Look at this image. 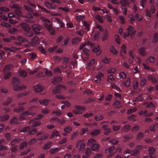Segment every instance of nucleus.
Here are the masks:
<instances>
[{"instance_id": "f257e3e1", "label": "nucleus", "mask_w": 158, "mask_h": 158, "mask_svg": "<svg viewBox=\"0 0 158 158\" xmlns=\"http://www.w3.org/2000/svg\"><path fill=\"white\" fill-rule=\"evenodd\" d=\"M75 110H73V113L75 114H80L82 113V111L85 110V108L84 107L76 105L75 106Z\"/></svg>"}, {"instance_id": "f03ea898", "label": "nucleus", "mask_w": 158, "mask_h": 158, "mask_svg": "<svg viewBox=\"0 0 158 158\" xmlns=\"http://www.w3.org/2000/svg\"><path fill=\"white\" fill-rule=\"evenodd\" d=\"M79 147V151L80 152H82L85 150V144L83 143L82 140L78 141L76 143V148Z\"/></svg>"}, {"instance_id": "7ed1b4c3", "label": "nucleus", "mask_w": 158, "mask_h": 158, "mask_svg": "<svg viewBox=\"0 0 158 158\" xmlns=\"http://www.w3.org/2000/svg\"><path fill=\"white\" fill-rule=\"evenodd\" d=\"M26 88V86L20 85L19 83L14 86V89L16 91H19L24 89Z\"/></svg>"}, {"instance_id": "20e7f679", "label": "nucleus", "mask_w": 158, "mask_h": 158, "mask_svg": "<svg viewBox=\"0 0 158 158\" xmlns=\"http://www.w3.org/2000/svg\"><path fill=\"white\" fill-rule=\"evenodd\" d=\"M149 157L150 158H155L156 157L154 154L155 152V149L152 147H150L148 148Z\"/></svg>"}, {"instance_id": "39448f33", "label": "nucleus", "mask_w": 158, "mask_h": 158, "mask_svg": "<svg viewBox=\"0 0 158 158\" xmlns=\"http://www.w3.org/2000/svg\"><path fill=\"white\" fill-rule=\"evenodd\" d=\"M108 38V33L106 29L104 30L101 36V39L102 41L107 40Z\"/></svg>"}, {"instance_id": "423d86ee", "label": "nucleus", "mask_w": 158, "mask_h": 158, "mask_svg": "<svg viewBox=\"0 0 158 158\" xmlns=\"http://www.w3.org/2000/svg\"><path fill=\"white\" fill-rule=\"evenodd\" d=\"M36 107V106H31L29 108L28 110L26 111H25L23 112V114H24V115L25 116H27L29 115H31L32 116H34L35 114V113L31 112L30 111V110H31L34 108H35Z\"/></svg>"}, {"instance_id": "0eeeda50", "label": "nucleus", "mask_w": 158, "mask_h": 158, "mask_svg": "<svg viewBox=\"0 0 158 158\" xmlns=\"http://www.w3.org/2000/svg\"><path fill=\"white\" fill-rule=\"evenodd\" d=\"M106 125H103L102 126V128L104 131V134L107 135L111 132V129L107 127Z\"/></svg>"}, {"instance_id": "6e6552de", "label": "nucleus", "mask_w": 158, "mask_h": 158, "mask_svg": "<svg viewBox=\"0 0 158 158\" xmlns=\"http://www.w3.org/2000/svg\"><path fill=\"white\" fill-rule=\"evenodd\" d=\"M62 81V78L59 76L54 77L52 81V82L54 85H56Z\"/></svg>"}, {"instance_id": "1a4fd4ad", "label": "nucleus", "mask_w": 158, "mask_h": 158, "mask_svg": "<svg viewBox=\"0 0 158 158\" xmlns=\"http://www.w3.org/2000/svg\"><path fill=\"white\" fill-rule=\"evenodd\" d=\"M20 26L25 31H30L31 28L28 25V24L26 23H22L20 24Z\"/></svg>"}, {"instance_id": "9d476101", "label": "nucleus", "mask_w": 158, "mask_h": 158, "mask_svg": "<svg viewBox=\"0 0 158 158\" xmlns=\"http://www.w3.org/2000/svg\"><path fill=\"white\" fill-rule=\"evenodd\" d=\"M34 89L35 91L36 92H41L43 90L44 87H42L41 85L38 84L34 86Z\"/></svg>"}, {"instance_id": "9b49d317", "label": "nucleus", "mask_w": 158, "mask_h": 158, "mask_svg": "<svg viewBox=\"0 0 158 158\" xmlns=\"http://www.w3.org/2000/svg\"><path fill=\"white\" fill-rule=\"evenodd\" d=\"M44 3L46 7L49 9H54L56 8V6L54 5L52 3L49 2L47 1H45Z\"/></svg>"}, {"instance_id": "f8f14e48", "label": "nucleus", "mask_w": 158, "mask_h": 158, "mask_svg": "<svg viewBox=\"0 0 158 158\" xmlns=\"http://www.w3.org/2000/svg\"><path fill=\"white\" fill-rule=\"evenodd\" d=\"M32 122H33V124H32V125L31 126V127H37V126H39L41 124V123L40 121H37L34 122V120L33 119L31 120L29 122V123L31 124Z\"/></svg>"}, {"instance_id": "ddd939ff", "label": "nucleus", "mask_w": 158, "mask_h": 158, "mask_svg": "<svg viewBox=\"0 0 158 158\" xmlns=\"http://www.w3.org/2000/svg\"><path fill=\"white\" fill-rule=\"evenodd\" d=\"M155 11V9L154 6L152 5L151 6V8L150 10H148L146 11V15L147 16H148L149 17H151L150 14L151 13L153 14L154 13Z\"/></svg>"}, {"instance_id": "4468645a", "label": "nucleus", "mask_w": 158, "mask_h": 158, "mask_svg": "<svg viewBox=\"0 0 158 158\" xmlns=\"http://www.w3.org/2000/svg\"><path fill=\"white\" fill-rule=\"evenodd\" d=\"M131 127L129 125H126L124 126L122 128L121 131H122L125 133L128 132L131 128Z\"/></svg>"}, {"instance_id": "2eb2a0df", "label": "nucleus", "mask_w": 158, "mask_h": 158, "mask_svg": "<svg viewBox=\"0 0 158 158\" xmlns=\"http://www.w3.org/2000/svg\"><path fill=\"white\" fill-rule=\"evenodd\" d=\"M99 145L96 143L91 146L92 150L94 151H98L99 150Z\"/></svg>"}, {"instance_id": "dca6fc26", "label": "nucleus", "mask_w": 158, "mask_h": 158, "mask_svg": "<svg viewBox=\"0 0 158 158\" xmlns=\"http://www.w3.org/2000/svg\"><path fill=\"white\" fill-rule=\"evenodd\" d=\"M32 30L33 31H40L43 28L40 25L37 24H34L32 26Z\"/></svg>"}, {"instance_id": "f3484780", "label": "nucleus", "mask_w": 158, "mask_h": 158, "mask_svg": "<svg viewBox=\"0 0 158 158\" xmlns=\"http://www.w3.org/2000/svg\"><path fill=\"white\" fill-rule=\"evenodd\" d=\"M11 76V73L9 71H4L3 78L5 80H7L10 78Z\"/></svg>"}, {"instance_id": "a211bd4d", "label": "nucleus", "mask_w": 158, "mask_h": 158, "mask_svg": "<svg viewBox=\"0 0 158 158\" xmlns=\"http://www.w3.org/2000/svg\"><path fill=\"white\" fill-rule=\"evenodd\" d=\"M50 101V99H45L44 100H40L39 101V103L42 105L46 106Z\"/></svg>"}, {"instance_id": "6ab92c4d", "label": "nucleus", "mask_w": 158, "mask_h": 158, "mask_svg": "<svg viewBox=\"0 0 158 158\" xmlns=\"http://www.w3.org/2000/svg\"><path fill=\"white\" fill-rule=\"evenodd\" d=\"M25 109L24 107L23 106H19L16 108H15L14 109V112L17 113H20Z\"/></svg>"}, {"instance_id": "aec40b11", "label": "nucleus", "mask_w": 158, "mask_h": 158, "mask_svg": "<svg viewBox=\"0 0 158 158\" xmlns=\"http://www.w3.org/2000/svg\"><path fill=\"white\" fill-rule=\"evenodd\" d=\"M99 47L98 45H96L94 47L93 49L92 50L93 52H96L97 53L96 54L98 56L102 52L101 51H99Z\"/></svg>"}, {"instance_id": "412c9836", "label": "nucleus", "mask_w": 158, "mask_h": 158, "mask_svg": "<svg viewBox=\"0 0 158 158\" xmlns=\"http://www.w3.org/2000/svg\"><path fill=\"white\" fill-rule=\"evenodd\" d=\"M54 21L57 22L60 24V27H64V24L63 22L57 18H56L54 19Z\"/></svg>"}, {"instance_id": "4be33fe9", "label": "nucleus", "mask_w": 158, "mask_h": 158, "mask_svg": "<svg viewBox=\"0 0 158 158\" xmlns=\"http://www.w3.org/2000/svg\"><path fill=\"white\" fill-rule=\"evenodd\" d=\"M10 123L11 125L17 124L19 123L18 119L16 117H14L11 119Z\"/></svg>"}, {"instance_id": "5701e85b", "label": "nucleus", "mask_w": 158, "mask_h": 158, "mask_svg": "<svg viewBox=\"0 0 158 158\" xmlns=\"http://www.w3.org/2000/svg\"><path fill=\"white\" fill-rule=\"evenodd\" d=\"M61 91L60 85L57 86L52 90V93L54 94H59Z\"/></svg>"}, {"instance_id": "b1692460", "label": "nucleus", "mask_w": 158, "mask_h": 158, "mask_svg": "<svg viewBox=\"0 0 158 158\" xmlns=\"http://www.w3.org/2000/svg\"><path fill=\"white\" fill-rule=\"evenodd\" d=\"M21 141V140L20 139L18 138H15L11 140L10 143V144L11 146H13L16 143L20 142Z\"/></svg>"}, {"instance_id": "393cba45", "label": "nucleus", "mask_w": 158, "mask_h": 158, "mask_svg": "<svg viewBox=\"0 0 158 158\" xmlns=\"http://www.w3.org/2000/svg\"><path fill=\"white\" fill-rule=\"evenodd\" d=\"M19 78L15 77H13L12 81V83L13 86L16 85V84L19 83Z\"/></svg>"}, {"instance_id": "a878e982", "label": "nucleus", "mask_w": 158, "mask_h": 158, "mask_svg": "<svg viewBox=\"0 0 158 158\" xmlns=\"http://www.w3.org/2000/svg\"><path fill=\"white\" fill-rule=\"evenodd\" d=\"M85 153L87 156L86 157H83L82 158H87L90 156L91 154V151L90 148H87L85 150Z\"/></svg>"}, {"instance_id": "bb28decb", "label": "nucleus", "mask_w": 158, "mask_h": 158, "mask_svg": "<svg viewBox=\"0 0 158 158\" xmlns=\"http://www.w3.org/2000/svg\"><path fill=\"white\" fill-rule=\"evenodd\" d=\"M158 128V123H156L150 126L149 127L150 130L153 132L154 131L156 130V128Z\"/></svg>"}, {"instance_id": "cd10ccee", "label": "nucleus", "mask_w": 158, "mask_h": 158, "mask_svg": "<svg viewBox=\"0 0 158 158\" xmlns=\"http://www.w3.org/2000/svg\"><path fill=\"white\" fill-rule=\"evenodd\" d=\"M9 116L7 115H5L2 116H0V121H5L9 119Z\"/></svg>"}, {"instance_id": "c85d7f7f", "label": "nucleus", "mask_w": 158, "mask_h": 158, "mask_svg": "<svg viewBox=\"0 0 158 158\" xmlns=\"http://www.w3.org/2000/svg\"><path fill=\"white\" fill-rule=\"evenodd\" d=\"M139 54L143 56H145L146 54V50L144 48H141L139 50Z\"/></svg>"}, {"instance_id": "c756f323", "label": "nucleus", "mask_w": 158, "mask_h": 158, "mask_svg": "<svg viewBox=\"0 0 158 158\" xmlns=\"http://www.w3.org/2000/svg\"><path fill=\"white\" fill-rule=\"evenodd\" d=\"M52 143L51 142H48L45 144L43 146V148L44 149H46L49 148L52 145Z\"/></svg>"}, {"instance_id": "7c9ffc66", "label": "nucleus", "mask_w": 158, "mask_h": 158, "mask_svg": "<svg viewBox=\"0 0 158 158\" xmlns=\"http://www.w3.org/2000/svg\"><path fill=\"white\" fill-rule=\"evenodd\" d=\"M17 31V29L15 27L9 28L8 29V31L10 34H13Z\"/></svg>"}, {"instance_id": "2f4dec72", "label": "nucleus", "mask_w": 158, "mask_h": 158, "mask_svg": "<svg viewBox=\"0 0 158 158\" xmlns=\"http://www.w3.org/2000/svg\"><path fill=\"white\" fill-rule=\"evenodd\" d=\"M101 132V131L99 129H96L91 132V135H92L96 136L99 135Z\"/></svg>"}, {"instance_id": "473e14b6", "label": "nucleus", "mask_w": 158, "mask_h": 158, "mask_svg": "<svg viewBox=\"0 0 158 158\" xmlns=\"http://www.w3.org/2000/svg\"><path fill=\"white\" fill-rule=\"evenodd\" d=\"M21 8L18 9H15L14 10L15 13L17 16L20 17L22 15V12L21 10Z\"/></svg>"}, {"instance_id": "72a5a7b5", "label": "nucleus", "mask_w": 158, "mask_h": 158, "mask_svg": "<svg viewBox=\"0 0 158 158\" xmlns=\"http://www.w3.org/2000/svg\"><path fill=\"white\" fill-rule=\"evenodd\" d=\"M148 80L152 83H155L156 81V80L154 76L149 75L148 76Z\"/></svg>"}, {"instance_id": "f704fd0d", "label": "nucleus", "mask_w": 158, "mask_h": 158, "mask_svg": "<svg viewBox=\"0 0 158 158\" xmlns=\"http://www.w3.org/2000/svg\"><path fill=\"white\" fill-rule=\"evenodd\" d=\"M13 99L11 98H9L4 102L2 103V104L5 106H7L12 101Z\"/></svg>"}, {"instance_id": "c9c22d12", "label": "nucleus", "mask_w": 158, "mask_h": 158, "mask_svg": "<svg viewBox=\"0 0 158 158\" xmlns=\"http://www.w3.org/2000/svg\"><path fill=\"white\" fill-rule=\"evenodd\" d=\"M95 143L96 141L95 140L93 139H90L88 140L87 143V145L88 146H89L90 145L91 146L92 145H93Z\"/></svg>"}, {"instance_id": "e433bc0d", "label": "nucleus", "mask_w": 158, "mask_h": 158, "mask_svg": "<svg viewBox=\"0 0 158 158\" xmlns=\"http://www.w3.org/2000/svg\"><path fill=\"white\" fill-rule=\"evenodd\" d=\"M17 39L18 40L22 42H27L28 40L26 38H24L21 36H19L17 37Z\"/></svg>"}, {"instance_id": "4c0bfd02", "label": "nucleus", "mask_w": 158, "mask_h": 158, "mask_svg": "<svg viewBox=\"0 0 158 158\" xmlns=\"http://www.w3.org/2000/svg\"><path fill=\"white\" fill-rule=\"evenodd\" d=\"M139 129V126L138 125H135L131 129L132 132H135L138 131Z\"/></svg>"}, {"instance_id": "58836bf2", "label": "nucleus", "mask_w": 158, "mask_h": 158, "mask_svg": "<svg viewBox=\"0 0 158 158\" xmlns=\"http://www.w3.org/2000/svg\"><path fill=\"white\" fill-rule=\"evenodd\" d=\"M110 51L114 55L118 53V51H117V50L115 49L113 45H112L111 46L110 48Z\"/></svg>"}, {"instance_id": "ea45409f", "label": "nucleus", "mask_w": 158, "mask_h": 158, "mask_svg": "<svg viewBox=\"0 0 158 158\" xmlns=\"http://www.w3.org/2000/svg\"><path fill=\"white\" fill-rule=\"evenodd\" d=\"M121 104V102L119 101L115 100L113 104V106L115 108H118L120 107V105Z\"/></svg>"}, {"instance_id": "a19ab883", "label": "nucleus", "mask_w": 158, "mask_h": 158, "mask_svg": "<svg viewBox=\"0 0 158 158\" xmlns=\"http://www.w3.org/2000/svg\"><path fill=\"white\" fill-rule=\"evenodd\" d=\"M95 119L97 121H99L102 120L104 118L103 115L101 114H98L94 116Z\"/></svg>"}, {"instance_id": "79ce46f5", "label": "nucleus", "mask_w": 158, "mask_h": 158, "mask_svg": "<svg viewBox=\"0 0 158 158\" xmlns=\"http://www.w3.org/2000/svg\"><path fill=\"white\" fill-rule=\"evenodd\" d=\"M62 64H67L68 63L69 60V58L68 57H63L62 59Z\"/></svg>"}, {"instance_id": "37998d69", "label": "nucleus", "mask_w": 158, "mask_h": 158, "mask_svg": "<svg viewBox=\"0 0 158 158\" xmlns=\"http://www.w3.org/2000/svg\"><path fill=\"white\" fill-rule=\"evenodd\" d=\"M133 137V136L130 134H128L125 135H123V138L126 139V141L128 140L129 139L132 138Z\"/></svg>"}, {"instance_id": "c03bdc74", "label": "nucleus", "mask_w": 158, "mask_h": 158, "mask_svg": "<svg viewBox=\"0 0 158 158\" xmlns=\"http://www.w3.org/2000/svg\"><path fill=\"white\" fill-rule=\"evenodd\" d=\"M48 136L49 135L46 134L41 137H38L37 139L38 140L42 141L46 139L47 138H48Z\"/></svg>"}, {"instance_id": "a18cd8bd", "label": "nucleus", "mask_w": 158, "mask_h": 158, "mask_svg": "<svg viewBox=\"0 0 158 158\" xmlns=\"http://www.w3.org/2000/svg\"><path fill=\"white\" fill-rule=\"evenodd\" d=\"M115 147L112 146L109 147L105 150L106 153H110L114 150L115 149Z\"/></svg>"}, {"instance_id": "49530a36", "label": "nucleus", "mask_w": 158, "mask_h": 158, "mask_svg": "<svg viewBox=\"0 0 158 158\" xmlns=\"http://www.w3.org/2000/svg\"><path fill=\"white\" fill-rule=\"evenodd\" d=\"M96 99L94 98H89L87 99L84 102V103H90L91 102L95 101Z\"/></svg>"}, {"instance_id": "de8ad7c7", "label": "nucleus", "mask_w": 158, "mask_h": 158, "mask_svg": "<svg viewBox=\"0 0 158 158\" xmlns=\"http://www.w3.org/2000/svg\"><path fill=\"white\" fill-rule=\"evenodd\" d=\"M126 47L124 44H123L122 47L121 48V51L120 52V55L121 56H122V52H123L124 53H126Z\"/></svg>"}, {"instance_id": "09e8293b", "label": "nucleus", "mask_w": 158, "mask_h": 158, "mask_svg": "<svg viewBox=\"0 0 158 158\" xmlns=\"http://www.w3.org/2000/svg\"><path fill=\"white\" fill-rule=\"evenodd\" d=\"M120 3L122 4V5L124 6H126L127 5L129 4V2H128L127 0H121Z\"/></svg>"}, {"instance_id": "8fccbe9b", "label": "nucleus", "mask_w": 158, "mask_h": 158, "mask_svg": "<svg viewBox=\"0 0 158 158\" xmlns=\"http://www.w3.org/2000/svg\"><path fill=\"white\" fill-rule=\"evenodd\" d=\"M143 133L141 132H139L137 134L136 139L139 140L143 138Z\"/></svg>"}, {"instance_id": "3c124183", "label": "nucleus", "mask_w": 158, "mask_h": 158, "mask_svg": "<svg viewBox=\"0 0 158 158\" xmlns=\"http://www.w3.org/2000/svg\"><path fill=\"white\" fill-rule=\"evenodd\" d=\"M72 128L70 126H68L65 127L64 130L65 132L70 133L72 131Z\"/></svg>"}, {"instance_id": "603ef678", "label": "nucleus", "mask_w": 158, "mask_h": 158, "mask_svg": "<svg viewBox=\"0 0 158 158\" xmlns=\"http://www.w3.org/2000/svg\"><path fill=\"white\" fill-rule=\"evenodd\" d=\"M33 34L34 33L32 31H27L25 33V35L29 37H32L33 35Z\"/></svg>"}, {"instance_id": "864d4df0", "label": "nucleus", "mask_w": 158, "mask_h": 158, "mask_svg": "<svg viewBox=\"0 0 158 158\" xmlns=\"http://www.w3.org/2000/svg\"><path fill=\"white\" fill-rule=\"evenodd\" d=\"M13 65L12 64H8L4 68V71H7V70H10L13 68Z\"/></svg>"}, {"instance_id": "5fc2aeb1", "label": "nucleus", "mask_w": 158, "mask_h": 158, "mask_svg": "<svg viewBox=\"0 0 158 158\" xmlns=\"http://www.w3.org/2000/svg\"><path fill=\"white\" fill-rule=\"evenodd\" d=\"M19 73L21 76L23 77H25L27 75L26 72L24 70H20L19 71Z\"/></svg>"}, {"instance_id": "6e6d98bb", "label": "nucleus", "mask_w": 158, "mask_h": 158, "mask_svg": "<svg viewBox=\"0 0 158 158\" xmlns=\"http://www.w3.org/2000/svg\"><path fill=\"white\" fill-rule=\"evenodd\" d=\"M83 26L85 27V29L87 31H89V25L87 22L85 21L83 22Z\"/></svg>"}, {"instance_id": "4d7b16f0", "label": "nucleus", "mask_w": 158, "mask_h": 158, "mask_svg": "<svg viewBox=\"0 0 158 158\" xmlns=\"http://www.w3.org/2000/svg\"><path fill=\"white\" fill-rule=\"evenodd\" d=\"M80 41L81 39L79 38L76 37L72 40V43L73 44H76Z\"/></svg>"}, {"instance_id": "13d9d810", "label": "nucleus", "mask_w": 158, "mask_h": 158, "mask_svg": "<svg viewBox=\"0 0 158 158\" xmlns=\"http://www.w3.org/2000/svg\"><path fill=\"white\" fill-rule=\"evenodd\" d=\"M30 127L29 126H27L24 127L23 129H21L20 131V132H25L26 131H29L30 130Z\"/></svg>"}, {"instance_id": "bf43d9fd", "label": "nucleus", "mask_w": 158, "mask_h": 158, "mask_svg": "<svg viewBox=\"0 0 158 158\" xmlns=\"http://www.w3.org/2000/svg\"><path fill=\"white\" fill-rule=\"evenodd\" d=\"M109 142L113 145H116L118 143V141L115 139H112L110 140Z\"/></svg>"}, {"instance_id": "052dcab7", "label": "nucleus", "mask_w": 158, "mask_h": 158, "mask_svg": "<svg viewBox=\"0 0 158 158\" xmlns=\"http://www.w3.org/2000/svg\"><path fill=\"white\" fill-rule=\"evenodd\" d=\"M104 75L103 74L101 73H98L97 75L96 76V78L98 79L101 80L102 78L103 77Z\"/></svg>"}, {"instance_id": "680f3d73", "label": "nucleus", "mask_w": 158, "mask_h": 158, "mask_svg": "<svg viewBox=\"0 0 158 158\" xmlns=\"http://www.w3.org/2000/svg\"><path fill=\"white\" fill-rule=\"evenodd\" d=\"M139 152L135 148L133 150L131 153V155L133 156H136L138 155Z\"/></svg>"}, {"instance_id": "e2e57ef3", "label": "nucleus", "mask_w": 158, "mask_h": 158, "mask_svg": "<svg viewBox=\"0 0 158 158\" xmlns=\"http://www.w3.org/2000/svg\"><path fill=\"white\" fill-rule=\"evenodd\" d=\"M121 126L120 125H113L112 128L114 131H118L120 129Z\"/></svg>"}, {"instance_id": "0e129e2a", "label": "nucleus", "mask_w": 158, "mask_h": 158, "mask_svg": "<svg viewBox=\"0 0 158 158\" xmlns=\"http://www.w3.org/2000/svg\"><path fill=\"white\" fill-rule=\"evenodd\" d=\"M95 18L100 23H103V19L102 17L100 15H96L95 16Z\"/></svg>"}, {"instance_id": "69168bd1", "label": "nucleus", "mask_w": 158, "mask_h": 158, "mask_svg": "<svg viewBox=\"0 0 158 158\" xmlns=\"http://www.w3.org/2000/svg\"><path fill=\"white\" fill-rule=\"evenodd\" d=\"M27 145V143L26 142H23L20 143L19 146V149H22L26 147Z\"/></svg>"}, {"instance_id": "338daca9", "label": "nucleus", "mask_w": 158, "mask_h": 158, "mask_svg": "<svg viewBox=\"0 0 158 158\" xmlns=\"http://www.w3.org/2000/svg\"><path fill=\"white\" fill-rule=\"evenodd\" d=\"M158 41V34L156 33L154 34L153 38V42L155 43Z\"/></svg>"}, {"instance_id": "774afa93", "label": "nucleus", "mask_w": 158, "mask_h": 158, "mask_svg": "<svg viewBox=\"0 0 158 158\" xmlns=\"http://www.w3.org/2000/svg\"><path fill=\"white\" fill-rule=\"evenodd\" d=\"M37 140L35 138H33L31 139L29 142H28V144L29 145H31L36 142Z\"/></svg>"}]
</instances>
